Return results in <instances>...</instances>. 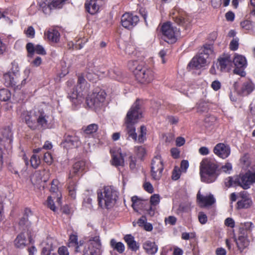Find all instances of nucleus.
I'll return each instance as SVG.
<instances>
[{
  "instance_id": "16",
  "label": "nucleus",
  "mask_w": 255,
  "mask_h": 255,
  "mask_svg": "<svg viewBox=\"0 0 255 255\" xmlns=\"http://www.w3.org/2000/svg\"><path fill=\"white\" fill-rule=\"evenodd\" d=\"M22 119L31 129L34 130L37 128V112H25L22 114Z\"/></svg>"
},
{
  "instance_id": "53",
  "label": "nucleus",
  "mask_w": 255,
  "mask_h": 255,
  "mask_svg": "<svg viewBox=\"0 0 255 255\" xmlns=\"http://www.w3.org/2000/svg\"><path fill=\"white\" fill-rule=\"evenodd\" d=\"M43 160L46 163L49 165L53 162L52 155L49 152H46L44 154Z\"/></svg>"
},
{
  "instance_id": "47",
  "label": "nucleus",
  "mask_w": 255,
  "mask_h": 255,
  "mask_svg": "<svg viewBox=\"0 0 255 255\" xmlns=\"http://www.w3.org/2000/svg\"><path fill=\"white\" fill-rule=\"evenodd\" d=\"M26 50L28 52L27 56L32 57L35 52V46L32 43H28L26 46Z\"/></svg>"
},
{
  "instance_id": "17",
  "label": "nucleus",
  "mask_w": 255,
  "mask_h": 255,
  "mask_svg": "<svg viewBox=\"0 0 255 255\" xmlns=\"http://www.w3.org/2000/svg\"><path fill=\"white\" fill-rule=\"evenodd\" d=\"M62 144L65 147L73 148L79 146L81 142L79 138L77 136L65 134Z\"/></svg>"
},
{
  "instance_id": "44",
  "label": "nucleus",
  "mask_w": 255,
  "mask_h": 255,
  "mask_svg": "<svg viewBox=\"0 0 255 255\" xmlns=\"http://www.w3.org/2000/svg\"><path fill=\"white\" fill-rule=\"evenodd\" d=\"M55 198L56 196L51 195L48 197L47 200V207L54 212H55L57 209L53 202V200L55 199Z\"/></svg>"
},
{
  "instance_id": "3",
  "label": "nucleus",
  "mask_w": 255,
  "mask_h": 255,
  "mask_svg": "<svg viewBox=\"0 0 255 255\" xmlns=\"http://www.w3.org/2000/svg\"><path fill=\"white\" fill-rule=\"evenodd\" d=\"M254 183H255V172L251 171L242 175L229 177L225 181V185L227 187L240 186L244 189H249Z\"/></svg>"
},
{
  "instance_id": "55",
  "label": "nucleus",
  "mask_w": 255,
  "mask_h": 255,
  "mask_svg": "<svg viewBox=\"0 0 255 255\" xmlns=\"http://www.w3.org/2000/svg\"><path fill=\"white\" fill-rule=\"evenodd\" d=\"M35 52L38 54L45 55L46 51L42 46L40 45H37L35 46Z\"/></svg>"
},
{
  "instance_id": "1",
  "label": "nucleus",
  "mask_w": 255,
  "mask_h": 255,
  "mask_svg": "<svg viewBox=\"0 0 255 255\" xmlns=\"http://www.w3.org/2000/svg\"><path fill=\"white\" fill-rule=\"evenodd\" d=\"M142 105V101L139 99H137L127 113L126 124L128 139L131 138L134 141L137 140V136L135 132V128L134 124L136 123L137 120L141 117Z\"/></svg>"
},
{
  "instance_id": "37",
  "label": "nucleus",
  "mask_w": 255,
  "mask_h": 255,
  "mask_svg": "<svg viewBox=\"0 0 255 255\" xmlns=\"http://www.w3.org/2000/svg\"><path fill=\"white\" fill-rule=\"evenodd\" d=\"M143 66L141 64H139L138 61L136 60H131L128 63V67L129 69L131 71L134 75L135 76V71H137V70H139L138 68L139 67H141Z\"/></svg>"
},
{
  "instance_id": "18",
  "label": "nucleus",
  "mask_w": 255,
  "mask_h": 255,
  "mask_svg": "<svg viewBox=\"0 0 255 255\" xmlns=\"http://www.w3.org/2000/svg\"><path fill=\"white\" fill-rule=\"evenodd\" d=\"M214 152L219 157L225 159L229 155L230 153V148L228 145H225L222 143H220L215 146Z\"/></svg>"
},
{
  "instance_id": "14",
  "label": "nucleus",
  "mask_w": 255,
  "mask_h": 255,
  "mask_svg": "<svg viewBox=\"0 0 255 255\" xmlns=\"http://www.w3.org/2000/svg\"><path fill=\"white\" fill-rule=\"evenodd\" d=\"M139 21V18L129 13L124 14L121 17V24L123 27L127 29H131L136 25Z\"/></svg>"
},
{
  "instance_id": "19",
  "label": "nucleus",
  "mask_w": 255,
  "mask_h": 255,
  "mask_svg": "<svg viewBox=\"0 0 255 255\" xmlns=\"http://www.w3.org/2000/svg\"><path fill=\"white\" fill-rule=\"evenodd\" d=\"M86 163L84 161H79L76 162L70 170L69 179H72L74 176H79L85 169Z\"/></svg>"
},
{
  "instance_id": "24",
  "label": "nucleus",
  "mask_w": 255,
  "mask_h": 255,
  "mask_svg": "<svg viewBox=\"0 0 255 255\" xmlns=\"http://www.w3.org/2000/svg\"><path fill=\"white\" fill-rule=\"evenodd\" d=\"M253 204L252 199L246 194H243L241 199L237 203V209H248L250 208Z\"/></svg>"
},
{
  "instance_id": "29",
  "label": "nucleus",
  "mask_w": 255,
  "mask_h": 255,
  "mask_svg": "<svg viewBox=\"0 0 255 255\" xmlns=\"http://www.w3.org/2000/svg\"><path fill=\"white\" fill-rule=\"evenodd\" d=\"M47 39L53 42H57L59 39L60 33L55 29H49L45 33Z\"/></svg>"
},
{
  "instance_id": "38",
  "label": "nucleus",
  "mask_w": 255,
  "mask_h": 255,
  "mask_svg": "<svg viewBox=\"0 0 255 255\" xmlns=\"http://www.w3.org/2000/svg\"><path fill=\"white\" fill-rule=\"evenodd\" d=\"M69 195L73 199L76 198V182L74 180L69 181L68 186Z\"/></svg>"
},
{
  "instance_id": "48",
  "label": "nucleus",
  "mask_w": 255,
  "mask_h": 255,
  "mask_svg": "<svg viewBox=\"0 0 255 255\" xmlns=\"http://www.w3.org/2000/svg\"><path fill=\"white\" fill-rule=\"evenodd\" d=\"M83 93L80 94L79 92L78 91V90H74L71 93H69L68 97L72 101H73L74 100H76L78 97H81L83 96Z\"/></svg>"
},
{
  "instance_id": "54",
  "label": "nucleus",
  "mask_w": 255,
  "mask_h": 255,
  "mask_svg": "<svg viewBox=\"0 0 255 255\" xmlns=\"http://www.w3.org/2000/svg\"><path fill=\"white\" fill-rule=\"evenodd\" d=\"M198 219L201 224H205L207 222V217L203 212H200L198 215Z\"/></svg>"
},
{
  "instance_id": "26",
  "label": "nucleus",
  "mask_w": 255,
  "mask_h": 255,
  "mask_svg": "<svg viewBox=\"0 0 255 255\" xmlns=\"http://www.w3.org/2000/svg\"><path fill=\"white\" fill-rule=\"evenodd\" d=\"M124 240L128 248L131 251L135 252L139 249L138 244L134 241V237L131 235H126Z\"/></svg>"
},
{
  "instance_id": "8",
  "label": "nucleus",
  "mask_w": 255,
  "mask_h": 255,
  "mask_svg": "<svg viewBox=\"0 0 255 255\" xmlns=\"http://www.w3.org/2000/svg\"><path fill=\"white\" fill-rule=\"evenodd\" d=\"M161 31L163 34L162 38L168 43L175 42L176 36L179 32L176 27H173L170 22H167L162 25Z\"/></svg>"
},
{
  "instance_id": "42",
  "label": "nucleus",
  "mask_w": 255,
  "mask_h": 255,
  "mask_svg": "<svg viewBox=\"0 0 255 255\" xmlns=\"http://www.w3.org/2000/svg\"><path fill=\"white\" fill-rule=\"evenodd\" d=\"M31 166L36 169L40 163L39 157L36 154H33L31 157L30 160Z\"/></svg>"
},
{
  "instance_id": "12",
  "label": "nucleus",
  "mask_w": 255,
  "mask_h": 255,
  "mask_svg": "<svg viewBox=\"0 0 255 255\" xmlns=\"http://www.w3.org/2000/svg\"><path fill=\"white\" fill-rule=\"evenodd\" d=\"M34 217L30 210L26 208L24 211L23 216L20 219L18 223L19 228L22 231L26 230L28 235H29V232L30 233L31 222Z\"/></svg>"
},
{
  "instance_id": "23",
  "label": "nucleus",
  "mask_w": 255,
  "mask_h": 255,
  "mask_svg": "<svg viewBox=\"0 0 255 255\" xmlns=\"http://www.w3.org/2000/svg\"><path fill=\"white\" fill-rule=\"evenodd\" d=\"M197 200L201 207L211 206L215 202V199L213 195L204 196L201 195L200 192H198L197 195Z\"/></svg>"
},
{
  "instance_id": "51",
  "label": "nucleus",
  "mask_w": 255,
  "mask_h": 255,
  "mask_svg": "<svg viewBox=\"0 0 255 255\" xmlns=\"http://www.w3.org/2000/svg\"><path fill=\"white\" fill-rule=\"evenodd\" d=\"M160 200V197L158 194H154L150 197V205L155 206L157 205Z\"/></svg>"
},
{
  "instance_id": "31",
  "label": "nucleus",
  "mask_w": 255,
  "mask_h": 255,
  "mask_svg": "<svg viewBox=\"0 0 255 255\" xmlns=\"http://www.w3.org/2000/svg\"><path fill=\"white\" fill-rule=\"evenodd\" d=\"M26 240L23 233L19 234L14 240L15 246L17 248H23L26 245Z\"/></svg>"
},
{
  "instance_id": "13",
  "label": "nucleus",
  "mask_w": 255,
  "mask_h": 255,
  "mask_svg": "<svg viewBox=\"0 0 255 255\" xmlns=\"http://www.w3.org/2000/svg\"><path fill=\"white\" fill-rule=\"evenodd\" d=\"M233 62L235 66L234 73L242 77H244L246 75L244 69L247 66V61L245 57L242 55H236L233 59Z\"/></svg>"
},
{
  "instance_id": "7",
  "label": "nucleus",
  "mask_w": 255,
  "mask_h": 255,
  "mask_svg": "<svg viewBox=\"0 0 255 255\" xmlns=\"http://www.w3.org/2000/svg\"><path fill=\"white\" fill-rule=\"evenodd\" d=\"M139 70L135 71V78L140 83L148 84L154 79L155 75L153 70L145 66L139 67Z\"/></svg>"
},
{
  "instance_id": "34",
  "label": "nucleus",
  "mask_w": 255,
  "mask_h": 255,
  "mask_svg": "<svg viewBox=\"0 0 255 255\" xmlns=\"http://www.w3.org/2000/svg\"><path fill=\"white\" fill-rule=\"evenodd\" d=\"M235 241L239 250H243L248 245V241L244 236H240L238 239H235Z\"/></svg>"
},
{
  "instance_id": "30",
  "label": "nucleus",
  "mask_w": 255,
  "mask_h": 255,
  "mask_svg": "<svg viewBox=\"0 0 255 255\" xmlns=\"http://www.w3.org/2000/svg\"><path fill=\"white\" fill-rule=\"evenodd\" d=\"M112 164L116 166L124 165V156L121 153H117L112 155Z\"/></svg>"
},
{
  "instance_id": "4",
  "label": "nucleus",
  "mask_w": 255,
  "mask_h": 255,
  "mask_svg": "<svg viewBox=\"0 0 255 255\" xmlns=\"http://www.w3.org/2000/svg\"><path fill=\"white\" fill-rule=\"evenodd\" d=\"M118 198V191L112 186L106 187L104 192L98 195L99 204L109 209L113 207Z\"/></svg>"
},
{
  "instance_id": "57",
  "label": "nucleus",
  "mask_w": 255,
  "mask_h": 255,
  "mask_svg": "<svg viewBox=\"0 0 255 255\" xmlns=\"http://www.w3.org/2000/svg\"><path fill=\"white\" fill-rule=\"evenodd\" d=\"M180 177V170L176 167L173 169L172 171V179L174 180H177Z\"/></svg>"
},
{
  "instance_id": "9",
  "label": "nucleus",
  "mask_w": 255,
  "mask_h": 255,
  "mask_svg": "<svg viewBox=\"0 0 255 255\" xmlns=\"http://www.w3.org/2000/svg\"><path fill=\"white\" fill-rule=\"evenodd\" d=\"M53 117L49 113L43 110L37 112V123L43 129L50 128L52 127Z\"/></svg>"
},
{
  "instance_id": "52",
  "label": "nucleus",
  "mask_w": 255,
  "mask_h": 255,
  "mask_svg": "<svg viewBox=\"0 0 255 255\" xmlns=\"http://www.w3.org/2000/svg\"><path fill=\"white\" fill-rule=\"evenodd\" d=\"M239 39L238 38H234L230 42V48L232 50L235 51L238 48Z\"/></svg>"
},
{
  "instance_id": "25",
  "label": "nucleus",
  "mask_w": 255,
  "mask_h": 255,
  "mask_svg": "<svg viewBox=\"0 0 255 255\" xmlns=\"http://www.w3.org/2000/svg\"><path fill=\"white\" fill-rule=\"evenodd\" d=\"M143 248L149 255L155 254L158 250V247L154 242L147 241L143 244Z\"/></svg>"
},
{
  "instance_id": "10",
  "label": "nucleus",
  "mask_w": 255,
  "mask_h": 255,
  "mask_svg": "<svg viewBox=\"0 0 255 255\" xmlns=\"http://www.w3.org/2000/svg\"><path fill=\"white\" fill-rule=\"evenodd\" d=\"M163 170V161L160 155L155 156L152 160L151 175L154 180H159Z\"/></svg>"
},
{
  "instance_id": "46",
  "label": "nucleus",
  "mask_w": 255,
  "mask_h": 255,
  "mask_svg": "<svg viewBox=\"0 0 255 255\" xmlns=\"http://www.w3.org/2000/svg\"><path fill=\"white\" fill-rule=\"evenodd\" d=\"M241 26L245 30H249L253 28L252 22L249 20H245L241 22Z\"/></svg>"
},
{
  "instance_id": "40",
  "label": "nucleus",
  "mask_w": 255,
  "mask_h": 255,
  "mask_svg": "<svg viewBox=\"0 0 255 255\" xmlns=\"http://www.w3.org/2000/svg\"><path fill=\"white\" fill-rule=\"evenodd\" d=\"M98 129V125L96 124H92L88 126L84 129L86 134H90L96 132Z\"/></svg>"
},
{
  "instance_id": "45",
  "label": "nucleus",
  "mask_w": 255,
  "mask_h": 255,
  "mask_svg": "<svg viewBox=\"0 0 255 255\" xmlns=\"http://www.w3.org/2000/svg\"><path fill=\"white\" fill-rule=\"evenodd\" d=\"M135 151L137 156L140 158H142L146 154L145 149L142 146L135 147Z\"/></svg>"
},
{
  "instance_id": "21",
  "label": "nucleus",
  "mask_w": 255,
  "mask_h": 255,
  "mask_svg": "<svg viewBox=\"0 0 255 255\" xmlns=\"http://www.w3.org/2000/svg\"><path fill=\"white\" fill-rule=\"evenodd\" d=\"M232 59L229 55H224L218 59L216 66L221 71H226L228 66L231 64Z\"/></svg>"
},
{
  "instance_id": "20",
  "label": "nucleus",
  "mask_w": 255,
  "mask_h": 255,
  "mask_svg": "<svg viewBox=\"0 0 255 255\" xmlns=\"http://www.w3.org/2000/svg\"><path fill=\"white\" fill-rule=\"evenodd\" d=\"M173 19L176 24L185 27L186 29L190 26V21L183 12H177V14L173 17Z\"/></svg>"
},
{
  "instance_id": "11",
  "label": "nucleus",
  "mask_w": 255,
  "mask_h": 255,
  "mask_svg": "<svg viewBox=\"0 0 255 255\" xmlns=\"http://www.w3.org/2000/svg\"><path fill=\"white\" fill-rule=\"evenodd\" d=\"M101 248L99 237H95L89 241L88 247L85 248L83 255H101Z\"/></svg>"
},
{
  "instance_id": "28",
  "label": "nucleus",
  "mask_w": 255,
  "mask_h": 255,
  "mask_svg": "<svg viewBox=\"0 0 255 255\" xmlns=\"http://www.w3.org/2000/svg\"><path fill=\"white\" fill-rule=\"evenodd\" d=\"M96 1L90 0L89 2L85 3V8L86 10L91 14H94L99 10V5L97 4Z\"/></svg>"
},
{
  "instance_id": "50",
  "label": "nucleus",
  "mask_w": 255,
  "mask_h": 255,
  "mask_svg": "<svg viewBox=\"0 0 255 255\" xmlns=\"http://www.w3.org/2000/svg\"><path fill=\"white\" fill-rule=\"evenodd\" d=\"M24 33L29 38H33L35 35V30L32 26H29L27 30H24Z\"/></svg>"
},
{
  "instance_id": "56",
  "label": "nucleus",
  "mask_w": 255,
  "mask_h": 255,
  "mask_svg": "<svg viewBox=\"0 0 255 255\" xmlns=\"http://www.w3.org/2000/svg\"><path fill=\"white\" fill-rule=\"evenodd\" d=\"M110 76L113 79H115L117 80H120L121 79L120 76H121V72L117 70H113L112 72H109Z\"/></svg>"
},
{
  "instance_id": "58",
  "label": "nucleus",
  "mask_w": 255,
  "mask_h": 255,
  "mask_svg": "<svg viewBox=\"0 0 255 255\" xmlns=\"http://www.w3.org/2000/svg\"><path fill=\"white\" fill-rule=\"evenodd\" d=\"M195 237V234L194 233H188L184 232L182 234L181 236L182 239L185 240H189L190 238L193 239Z\"/></svg>"
},
{
  "instance_id": "61",
  "label": "nucleus",
  "mask_w": 255,
  "mask_h": 255,
  "mask_svg": "<svg viewBox=\"0 0 255 255\" xmlns=\"http://www.w3.org/2000/svg\"><path fill=\"white\" fill-rule=\"evenodd\" d=\"M53 250V248L51 245L50 247H44L42 249V255H50V252Z\"/></svg>"
},
{
  "instance_id": "64",
  "label": "nucleus",
  "mask_w": 255,
  "mask_h": 255,
  "mask_svg": "<svg viewBox=\"0 0 255 255\" xmlns=\"http://www.w3.org/2000/svg\"><path fill=\"white\" fill-rule=\"evenodd\" d=\"M225 17L227 21H233L235 18V14L232 11H229L226 13Z\"/></svg>"
},
{
  "instance_id": "60",
  "label": "nucleus",
  "mask_w": 255,
  "mask_h": 255,
  "mask_svg": "<svg viewBox=\"0 0 255 255\" xmlns=\"http://www.w3.org/2000/svg\"><path fill=\"white\" fill-rule=\"evenodd\" d=\"M189 167V163L187 160H183L180 164V168L182 171L185 172Z\"/></svg>"
},
{
  "instance_id": "39",
  "label": "nucleus",
  "mask_w": 255,
  "mask_h": 255,
  "mask_svg": "<svg viewBox=\"0 0 255 255\" xmlns=\"http://www.w3.org/2000/svg\"><path fill=\"white\" fill-rule=\"evenodd\" d=\"M146 134V128L144 126H141L140 128V133L137 137V140L139 142L142 143L146 139L145 135Z\"/></svg>"
},
{
  "instance_id": "62",
  "label": "nucleus",
  "mask_w": 255,
  "mask_h": 255,
  "mask_svg": "<svg viewBox=\"0 0 255 255\" xmlns=\"http://www.w3.org/2000/svg\"><path fill=\"white\" fill-rule=\"evenodd\" d=\"M171 154L172 156L175 158H178L179 157L180 151L177 148H172L171 149Z\"/></svg>"
},
{
  "instance_id": "49",
  "label": "nucleus",
  "mask_w": 255,
  "mask_h": 255,
  "mask_svg": "<svg viewBox=\"0 0 255 255\" xmlns=\"http://www.w3.org/2000/svg\"><path fill=\"white\" fill-rule=\"evenodd\" d=\"M57 180H53L51 183V187L50 188V191L52 193L51 196H56L57 191L58 190L57 187Z\"/></svg>"
},
{
  "instance_id": "41",
  "label": "nucleus",
  "mask_w": 255,
  "mask_h": 255,
  "mask_svg": "<svg viewBox=\"0 0 255 255\" xmlns=\"http://www.w3.org/2000/svg\"><path fill=\"white\" fill-rule=\"evenodd\" d=\"M208 104L203 101H200L197 104V112L199 113H204L208 111Z\"/></svg>"
},
{
  "instance_id": "22",
  "label": "nucleus",
  "mask_w": 255,
  "mask_h": 255,
  "mask_svg": "<svg viewBox=\"0 0 255 255\" xmlns=\"http://www.w3.org/2000/svg\"><path fill=\"white\" fill-rule=\"evenodd\" d=\"M12 134L9 127H6L0 129V141L3 142L4 145L5 143L10 144L12 141Z\"/></svg>"
},
{
  "instance_id": "2",
  "label": "nucleus",
  "mask_w": 255,
  "mask_h": 255,
  "mask_svg": "<svg viewBox=\"0 0 255 255\" xmlns=\"http://www.w3.org/2000/svg\"><path fill=\"white\" fill-rule=\"evenodd\" d=\"M219 166L217 163L208 158L202 160L200 165V175L202 182L210 183L214 182L218 176Z\"/></svg>"
},
{
  "instance_id": "32",
  "label": "nucleus",
  "mask_w": 255,
  "mask_h": 255,
  "mask_svg": "<svg viewBox=\"0 0 255 255\" xmlns=\"http://www.w3.org/2000/svg\"><path fill=\"white\" fill-rule=\"evenodd\" d=\"M253 89V84L250 82H246L242 85L240 93L243 96H246L250 94Z\"/></svg>"
},
{
  "instance_id": "35",
  "label": "nucleus",
  "mask_w": 255,
  "mask_h": 255,
  "mask_svg": "<svg viewBox=\"0 0 255 255\" xmlns=\"http://www.w3.org/2000/svg\"><path fill=\"white\" fill-rule=\"evenodd\" d=\"M78 243V237L75 235H71L69 237V242L68 246L69 247H75V252H79Z\"/></svg>"
},
{
  "instance_id": "59",
  "label": "nucleus",
  "mask_w": 255,
  "mask_h": 255,
  "mask_svg": "<svg viewBox=\"0 0 255 255\" xmlns=\"http://www.w3.org/2000/svg\"><path fill=\"white\" fill-rule=\"evenodd\" d=\"M58 253L59 255H69L67 248L65 246H62L59 248Z\"/></svg>"
},
{
  "instance_id": "63",
  "label": "nucleus",
  "mask_w": 255,
  "mask_h": 255,
  "mask_svg": "<svg viewBox=\"0 0 255 255\" xmlns=\"http://www.w3.org/2000/svg\"><path fill=\"white\" fill-rule=\"evenodd\" d=\"M176 218L172 216H169L167 218L165 219V222L171 225H175L176 224Z\"/></svg>"
},
{
  "instance_id": "5",
  "label": "nucleus",
  "mask_w": 255,
  "mask_h": 255,
  "mask_svg": "<svg viewBox=\"0 0 255 255\" xmlns=\"http://www.w3.org/2000/svg\"><path fill=\"white\" fill-rule=\"evenodd\" d=\"M28 71H25L20 74L18 71L16 72H10L3 75L4 84L6 87H16L20 89L22 85H25L26 78L23 76L27 73Z\"/></svg>"
},
{
  "instance_id": "43",
  "label": "nucleus",
  "mask_w": 255,
  "mask_h": 255,
  "mask_svg": "<svg viewBox=\"0 0 255 255\" xmlns=\"http://www.w3.org/2000/svg\"><path fill=\"white\" fill-rule=\"evenodd\" d=\"M82 74L90 81H94L97 78V75L94 73L92 69L90 70L88 69L85 73Z\"/></svg>"
},
{
  "instance_id": "27",
  "label": "nucleus",
  "mask_w": 255,
  "mask_h": 255,
  "mask_svg": "<svg viewBox=\"0 0 255 255\" xmlns=\"http://www.w3.org/2000/svg\"><path fill=\"white\" fill-rule=\"evenodd\" d=\"M76 89L78 90V91L79 92L80 94L83 93V92L86 93L88 90L87 82L82 74L78 76Z\"/></svg>"
},
{
  "instance_id": "15",
  "label": "nucleus",
  "mask_w": 255,
  "mask_h": 255,
  "mask_svg": "<svg viewBox=\"0 0 255 255\" xmlns=\"http://www.w3.org/2000/svg\"><path fill=\"white\" fill-rule=\"evenodd\" d=\"M208 59V55L200 53L192 59L188 66L193 69H199L207 64Z\"/></svg>"
},
{
  "instance_id": "36",
  "label": "nucleus",
  "mask_w": 255,
  "mask_h": 255,
  "mask_svg": "<svg viewBox=\"0 0 255 255\" xmlns=\"http://www.w3.org/2000/svg\"><path fill=\"white\" fill-rule=\"evenodd\" d=\"M11 93L7 89H2L0 90V100L2 101H7L11 98Z\"/></svg>"
},
{
  "instance_id": "33",
  "label": "nucleus",
  "mask_w": 255,
  "mask_h": 255,
  "mask_svg": "<svg viewBox=\"0 0 255 255\" xmlns=\"http://www.w3.org/2000/svg\"><path fill=\"white\" fill-rule=\"evenodd\" d=\"M112 248L119 253L122 254L125 251V246L122 242H117L115 239H112L110 242Z\"/></svg>"
},
{
  "instance_id": "6",
  "label": "nucleus",
  "mask_w": 255,
  "mask_h": 255,
  "mask_svg": "<svg viewBox=\"0 0 255 255\" xmlns=\"http://www.w3.org/2000/svg\"><path fill=\"white\" fill-rule=\"evenodd\" d=\"M106 93L103 90L99 92H94L91 95H89L86 98L87 105L90 108H98L103 105L106 99Z\"/></svg>"
}]
</instances>
